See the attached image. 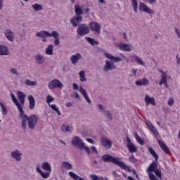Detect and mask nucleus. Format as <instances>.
<instances>
[{"instance_id":"obj_59","label":"nucleus","mask_w":180,"mask_h":180,"mask_svg":"<svg viewBox=\"0 0 180 180\" xmlns=\"http://www.w3.org/2000/svg\"><path fill=\"white\" fill-rule=\"evenodd\" d=\"M75 98H76L77 99H79V95L78 94V93L75 92Z\"/></svg>"},{"instance_id":"obj_7","label":"nucleus","mask_w":180,"mask_h":180,"mask_svg":"<svg viewBox=\"0 0 180 180\" xmlns=\"http://www.w3.org/2000/svg\"><path fill=\"white\" fill-rule=\"evenodd\" d=\"M77 33L79 36H86L89 33V27L85 24H80L77 29Z\"/></svg>"},{"instance_id":"obj_33","label":"nucleus","mask_w":180,"mask_h":180,"mask_svg":"<svg viewBox=\"0 0 180 180\" xmlns=\"http://www.w3.org/2000/svg\"><path fill=\"white\" fill-rule=\"evenodd\" d=\"M79 81H81V82H85V81H86V77H85L84 70H81L79 72Z\"/></svg>"},{"instance_id":"obj_32","label":"nucleus","mask_w":180,"mask_h":180,"mask_svg":"<svg viewBox=\"0 0 180 180\" xmlns=\"http://www.w3.org/2000/svg\"><path fill=\"white\" fill-rule=\"evenodd\" d=\"M69 175L75 180H86L84 178L79 177V176L77 175L74 172H69Z\"/></svg>"},{"instance_id":"obj_10","label":"nucleus","mask_w":180,"mask_h":180,"mask_svg":"<svg viewBox=\"0 0 180 180\" xmlns=\"http://www.w3.org/2000/svg\"><path fill=\"white\" fill-rule=\"evenodd\" d=\"M11 155L12 158L15 160V161L19 162L22 161V156L23 155V154L22 153V152H20V150H15L11 152Z\"/></svg>"},{"instance_id":"obj_5","label":"nucleus","mask_w":180,"mask_h":180,"mask_svg":"<svg viewBox=\"0 0 180 180\" xmlns=\"http://www.w3.org/2000/svg\"><path fill=\"white\" fill-rule=\"evenodd\" d=\"M158 168V160L153 161L148 167V177L150 180H158V178L153 174Z\"/></svg>"},{"instance_id":"obj_56","label":"nucleus","mask_w":180,"mask_h":180,"mask_svg":"<svg viewBox=\"0 0 180 180\" xmlns=\"http://www.w3.org/2000/svg\"><path fill=\"white\" fill-rule=\"evenodd\" d=\"M132 6L134 8V12H136V0H132Z\"/></svg>"},{"instance_id":"obj_41","label":"nucleus","mask_w":180,"mask_h":180,"mask_svg":"<svg viewBox=\"0 0 180 180\" xmlns=\"http://www.w3.org/2000/svg\"><path fill=\"white\" fill-rule=\"evenodd\" d=\"M136 61L137 64H139V65H141L142 67H146V63L143 61V60L138 56H136Z\"/></svg>"},{"instance_id":"obj_20","label":"nucleus","mask_w":180,"mask_h":180,"mask_svg":"<svg viewBox=\"0 0 180 180\" xmlns=\"http://www.w3.org/2000/svg\"><path fill=\"white\" fill-rule=\"evenodd\" d=\"M158 144L160 148H162V150L164 151V153H165L166 154H171V150H169V148H168V146H167L165 143H164V142H162L161 140H158Z\"/></svg>"},{"instance_id":"obj_27","label":"nucleus","mask_w":180,"mask_h":180,"mask_svg":"<svg viewBox=\"0 0 180 180\" xmlns=\"http://www.w3.org/2000/svg\"><path fill=\"white\" fill-rule=\"evenodd\" d=\"M0 56H9V49L4 45H0Z\"/></svg>"},{"instance_id":"obj_57","label":"nucleus","mask_w":180,"mask_h":180,"mask_svg":"<svg viewBox=\"0 0 180 180\" xmlns=\"http://www.w3.org/2000/svg\"><path fill=\"white\" fill-rule=\"evenodd\" d=\"M86 141H88V143H90L91 144H94V141L92 140V139H87Z\"/></svg>"},{"instance_id":"obj_6","label":"nucleus","mask_w":180,"mask_h":180,"mask_svg":"<svg viewBox=\"0 0 180 180\" xmlns=\"http://www.w3.org/2000/svg\"><path fill=\"white\" fill-rule=\"evenodd\" d=\"M63 86H64V84H63V83L59 79H54L51 80L48 84L49 89H51V90L56 89L57 88L63 89Z\"/></svg>"},{"instance_id":"obj_30","label":"nucleus","mask_w":180,"mask_h":180,"mask_svg":"<svg viewBox=\"0 0 180 180\" xmlns=\"http://www.w3.org/2000/svg\"><path fill=\"white\" fill-rule=\"evenodd\" d=\"M53 51H54V46L53 44H50L45 49V54L46 56H53Z\"/></svg>"},{"instance_id":"obj_49","label":"nucleus","mask_w":180,"mask_h":180,"mask_svg":"<svg viewBox=\"0 0 180 180\" xmlns=\"http://www.w3.org/2000/svg\"><path fill=\"white\" fill-rule=\"evenodd\" d=\"M167 105H169V106H172L174 105V98H169L167 102Z\"/></svg>"},{"instance_id":"obj_3","label":"nucleus","mask_w":180,"mask_h":180,"mask_svg":"<svg viewBox=\"0 0 180 180\" xmlns=\"http://www.w3.org/2000/svg\"><path fill=\"white\" fill-rule=\"evenodd\" d=\"M101 160L105 162H113L115 165H117L124 171H127L128 172H131V169L129 166L126 165L123 162L119 160V158H113L110 155H103L101 156Z\"/></svg>"},{"instance_id":"obj_60","label":"nucleus","mask_w":180,"mask_h":180,"mask_svg":"<svg viewBox=\"0 0 180 180\" xmlns=\"http://www.w3.org/2000/svg\"><path fill=\"white\" fill-rule=\"evenodd\" d=\"M66 107H67V108H71V107H72V103H66Z\"/></svg>"},{"instance_id":"obj_63","label":"nucleus","mask_w":180,"mask_h":180,"mask_svg":"<svg viewBox=\"0 0 180 180\" xmlns=\"http://www.w3.org/2000/svg\"><path fill=\"white\" fill-rule=\"evenodd\" d=\"M84 12H85V13H88V12H89V8H84Z\"/></svg>"},{"instance_id":"obj_11","label":"nucleus","mask_w":180,"mask_h":180,"mask_svg":"<svg viewBox=\"0 0 180 180\" xmlns=\"http://www.w3.org/2000/svg\"><path fill=\"white\" fill-rule=\"evenodd\" d=\"M82 22V15H75L70 20V23L73 27H77L79 23Z\"/></svg>"},{"instance_id":"obj_46","label":"nucleus","mask_w":180,"mask_h":180,"mask_svg":"<svg viewBox=\"0 0 180 180\" xmlns=\"http://www.w3.org/2000/svg\"><path fill=\"white\" fill-rule=\"evenodd\" d=\"M54 101V98L53 96H51V95H48L46 96V103H48V105H50V103H51V102Z\"/></svg>"},{"instance_id":"obj_50","label":"nucleus","mask_w":180,"mask_h":180,"mask_svg":"<svg viewBox=\"0 0 180 180\" xmlns=\"http://www.w3.org/2000/svg\"><path fill=\"white\" fill-rule=\"evenodd\" d=\"M106 115H107V117H108V119H109V120H112V119H113V115H112V113H110V112L107 111Z\"/></svg>"},{"instance_id":"obj_48","label":"nucleus","mask_w":180,"mask_h":180,"mask_svg":"<svg viewBox=\"0 0 180 180\" xmlns=\"http://www.w3.org/2000/svg\"><path fill=\"white\" fill-rule=\"evenodd\" d=\"M149 130H151V131H153V133H154V134H155L156 136H158V131H157V129H155L154 125L152 127H150L149 129Z\"/></svg>"},{"instance_id":"obj_64","label":"nucleus","mask_w":180,"mask_h":180,"mask_svg":"<svg viewBox=\"0 0 180 180\" xmlns=\"http://www.w3.org/2000/svg\"><path fill=\"white\" fill-rule=\"evenodd\" d=\"M127 179H128V180H135L134 179H133V177H131L130 176H128Z\"/></svg>"},{"instance_id":"obj_45","label":"nucleus","mask_w":180,"mask_h":180,"mask_svg":"<svg viewBox=\"0 0 180 180\" xmlns=\"http://www.w3.org/2000/svg\"><path fill=\"white\" fill-rule=\"evenodd\" d=\"M153 172L155 173L156 176H158V178H159V179H162V175L161 174V170L156 169V170L154 171Z\"/></svg>"},{"instance_id":"obj_8","label":"nucleus","mask_w":180,"mask_h":180,"mask_svg":"<svg viewBox=\"0 0 180 180\" xmlns=\"http://www.w3.org/2000/svg\"><path fill=\"white\" fill-rule=\"evenodd\" d=\"M72 144L74 147H78L80 150H82L84 147V143L79 136H75L72 139Z\"/></svg>"},{"instance_id":"obj_47","label":"nucleus","mask_w":180,"mask_h":180,"mask_svg":"<svg viewBox=\"0 0 180 180\" xmlns=\"http://www.w3.org/2000/svg\"><path fill=\"white\" fill-rule=\"evenodd\" d=\"M0 106L2 109V113L3 115H7L8 113V110H6V108H5V105L2 103H0Z\"/></svg>"},{"instance_id":"obj_58","label":"nucleus","mask_w":180,"mask_h":180,"mask_svg":"<svg viewBox=\"0 0 180 180\" xmlns=\"http://www.w3.org/2000/svg\"><path fill=\"white\" fill-rule=\"evenodd\" d=\"M129 161H131V162H134V156L132 155L129 158Z\"/></svg>"},{"instance_id":"obj_34","label":"nucleus","mask_w":180,"mask_h":180,"mask_svg":"<svg viewBox=\"0 0 180 180\" xmlns=\"http://www.w3.org/2000/svg\"><path fill=\"white\" fill-rule=\"evenodd\" d=\"M85 39L86 40V41H88V43H89V44H91V46H95V44H99V42H98V41H95V39L89 37H86Z\"/></svg>"},{"instance_id":"obj_19","label":"nucleus","mask_w":180,"mask_h":180,"mask_svg":"<svg viewBox=\"0 0 180 180\" xmlns=\"http://www.w3.org/2000/svg\"><path fill=\"white\" fill-rule=\"evenodd\" d=\"M4 35L8 41H13L15 37L13 36V32H12L11 30H6Z\"/></svg>"},{"instance_id":"obj_55","label":"nucleus","mask_w":180,"mask_h":180,"mask_svg":"<svg viewBox=\"0 0 180 180\" xmlns=\"http://www.w3.org/2000/svg\"><path fill=\"white\" fill-rule=\"evenodd\" d=\"M146 126H148V129H150L153 125L149 121L146 122Z\"/></svg>"},{"instance_id":"obj_18","label":"nucleus","mask_w":180,"mask_h":180,"mask_svg":"<svg viewBox=\"0 0 180 180\" xmlns=\"http://www.w3.org/2000/svg\"><path fill=\"white\" fill-rule=\"evenodd\" d=\"M27 100L29 102V108L31 110H33V109H34V106H36V100H34V97H33L32 95H30L27 97Z\"/></svg>"},{"instance_id":"obj_39","label":"nucleus","mask_w":180,"mask_h":180,"mask_svg":"<svg viewBox=\"0 0 180 180\" xmlns=\"http://www.w3.org/2000/svg\"><path fill=\"white\" fill-rule=\"evenodd\" d=\"M50 108H51L52 110H55L58 113V116H60L61 112H60V109L57 107L56 104L51 105L49 104Z\"/></svg>"},{"instance_id":"obj_4","label":"nucleus","mask_w":180,"mask_h":180,"mask_svg":"<svg viewBox=\"0 0 180 180\" xmlns=\"http://www.w3.org/2000/svg\"><path fill=\"white\" fill-rule=\"evenodd\" d=\"M37 37L43 39L44 37H53L55 46L60 44V38L58 37V32L57 31H52L51 33L48 31L41 30L36 32Z\"/></svg>"},{"instance_id":"obj_2","label":"nucleus","mask_w":180,"mask_h":180,"mask_svg":"<svg viewBox=\"0 0 180 180\" xmlns=\"http://www.w3.org/2000/svg\"><path fill=\"white\" fill-rule=\"evenodd\" d=\"M104 56L106 58L110 60H106L103 67V71L108 72V71H113L116 70V65L114 63H120L122 58L120 57H115L110 53H105Z\"/></svg>"},{"instance_id":"obj_61","label":"nucleus","mask_w":180,"mask_h":180,"mask_svg":"<svg viewBox=\"0 0 180 180\" xmlns=\"http://www.w3.org/2000/svg\"><path fill=\"white\" fill-rule=\"evenodd\" d=\"M2 6H4V0H0V9H2Z\"/></svg>"},{"instance_id":"obj_26","label":"nucleus","mask_w":180,"mask_h":180,"mask_svg":"<svg viewBox=\"0 0 180 180\" xmlns=\"http://www.w3.org/2000/svg\"><path fill=\"white\" fill-rule=\"evenodd\" d=\"M148 79L147 78H143L141 79H139L138 81L136 82V85H137V86H146V85H148Z\"/></svg>"},{"instance_id":"obj_44","label":"nucleus","mask_w":180,"mask_h":180,"mask_svg":"<svg viewBox=\"0 0 180 180\" xmlns=\"http://www.w3.org/2000/svg\"><path fill=\"white\" fill-rule=\"evenodd\" d=\"M162 84H167V75L162 76L161 80L159 82V85L161 86Z\"/></svg>"},{"instance_id":"obj_1","label":"nucleus","mask_w":180,"mask_h":180,"mask_svg":"<svg viewBox=\"0 0 180 180\" xmlns=\"http://www.w3.org/2000/svg\"><path fill=\"white\" fill-rule=\"evenodd\" d=\"M20 117L22 120L21 127L25 130L26 127H27V122H28V127L30 130H34V127H36V124L39 121V117L37 115H32L30 117H27L26 114H25V111L20 112Z\"/></svg>"},{"instance_id":"obj_43","label":"nucleus","mask_w":180,"mask_h":180,"mask_svg":"<svg viewBox=\"0 0 180 180\" xmlns=\"http://www.w3.org/2000/svg\"><path fill=\"white\" fill-rule=\"evenodd\" d=\"M10 73L13 74V75H16L17 77L18 75H19V72L18 71V69L15 68H11L10 69Z\"/></svg>"},{"instance_id":"obj_35","label":"nucleus","mask_w":180,"mask_h":180,"mask_svg":"<svg viewBox=\"0 0 180 180\" xmlns=\"http://www.w3.org/2000/svg\"><path fill=\"white\" fill-rule=\"evenodd\" d=\"M32 9L36 11H43V6L41 4H39L37 3L32 5Z\"/></svg>"},{"instance_id":"obj_15","label":"nucleus","mask_w":180,"mask_h":180,"mask_svg":"<svg viewBox=\"0 0 180 180\" xmlns=\"http://www.w3.org/2000/svg\"><path fill=\"white\" fill-rule=\"evenodd\" d=\"M127 143V147L129 149V153H131V154H133V153H136V146H134V144H133V143H131V140L130 139V138L129 136L126 137Z\"/></svg>"},{"instance_id":"obj_13","label":"nucleus","mask_w":180,"mask_h":180,"mask_svg":"<svg viewBox=\"0 0 180 180\" xmlns=\"http://www.w3.org/2000/svg\"><path fill=\"white\" fill-rule=\"evenodd\" d=\"M82 58V55H81L79 53H77L75 55H72L70 57V61L73 65H77L78 64L79 60Z\"/></svg>"},{"instance_id":"obj_37","label":"nucleus","mask_w":180,"mask_h":180,"mask_svg":"<svg viewBox=\"0 0 180 180\" xmlns=\"http://www.w3.org/2000/svg\"><path fill=\"white\" fill-rule=\"evenodd\" d=\"M62 167L63 168H65L66 169H69V170L72 169V165H71V163L68 162H63Z\"/></svg>"},{"instance_id":"obj_31","label":"nucleus","mask_w":180,"mask_h":180,"mask_svg":"<svg viewBox=\"0 0 180 180\" xmlns=\"http://www.w3.org/2000/svg\"><path fill=\"white\" fill-rule=\"evenodd\" d=\"M13 102L15 103V105L17 106L18 110H19L20 113L23 111V108L22 107V105L19 103V101H18V98L16 97H14L12 98Z\"/></svg>"},{"instance_id":"obj_54","label":"nucleus","mask_w":180,"mask_h":180,"mask_svg":"<svg viewBox=\"0 0 180 180\" xmlns=\"http://www.w3.org/2000/svg\"><path fill=\"white\" fill-rule=\"evenodd\" d=\"M91 150L93 151V153H95V154H98V150H96V147L91 146Z\"/></svg>"},{"instance_id":"obj_52","label":"nucleus","mask_w":180,"mask_h":180,"mask_svg":"<svg viewBox=\"0 0 180 180\" xmlns=\"http://www.w3.org/2000/svg\"><path fill=\"white\" fill-rule=\"evenodd\" d=\"M98 108L101 110H102L103 113H105V107H103L102 104H99Z\"/></svg>"},{"instance_id":"obj_14","label":"nucleus","mask_w":180,"mask_h":180,"mask_svg":"<svg viewBox=\"0 0 180 180\" xmlns=\"http://www.w3.org/2000/svg\"><path fill=\"white\" fill-rule=\"evenodd\" d=\"M101 143L102 144V146H103L105 147V148H112V141L110 140H109V139L108 138H101L100 139Z\"/></svg>"},{"instance_id":"obj_51","label":"nucleus","mask_w":180,"mask_h":180,"mask_svg":"<svg viewBox=\"0 0 180 180\" xmlns=\"http://www.w3.org/2000/svg\"><path fill=\"white\" fill-rule=\"evenodd\" d=\"M73 89L74 91H78V89H79V86H78L77 83H73Z\"/></svg>"},{"instance_id":"obj_25","label":"nucleus","mask_w":180,"mask_h":180,"mask_svg":"<svg viewBox=\"0 0 180 180\" xmlns=\"http://www.w3.org/2000/svg\"><path fill=\"white\" fill-rule=\"evenodd\" d=\"M35 61H37V64H44L46 62V58L41 54H37L35 56Z\"/></svg>"},{"instance_id":"obj_62","label":"nucleus","mask_w":180,"mask_h":180,"mask_svg":"<svg viewBox=\"0 0 180 180\" xmlns=\"http://www.w3.org/2000/svg\"><path fill=\"white\" fill-rule=\"evenodd\" d=\"M157 0H148L149 4H155Z\"/></svg>"},{"instance_id":"obj_17","label":"nucleus","mask_w":180,"mask_h":180,"mask_svg":"<svg viewBox=\"0 0 180 180\" xmlns=\"http://www.w3.org/2000/svg\"><path fill=\"white\" fill-rule=\"evenodd\" d=\"M79 91L80 94H82V96L86 99L87 103L91 104V98H89V96H88V93L86 92V90L84 89L82 86H80Z\"/></svg>"},{"instance_id":"obj_40","label":"nucleus","mask_w":180,"mask_h":180,"mask_svg":"<svg viewBox=\"0 0 180 180\" xmlns=\"http://www.w3.org/2000/svg\"><path fill=\"white\" fill-rule=\"evenodd\" d=\"M136 140L137 141L139 144H140V146H144L146 144L144 140L141 139V137H140V136H139V134H136Z\"/></svg>"},{"instance_id":"obj_53","label":"nucleus","mask_w":180,"mask_h":180,"mask_svg":"<svg viewBox=\"0 0 180 180\" xmlns=\"http://www.w3.org/2000/svg\"><path fill=\"white\" fill-rule=\"evenodd\" d=\"M83 148L85 150V151L87 153V154L89 155L91 154V151L89 150V148L85 146V145H84V147H83Z\"/></svg>"},{"instance_id":"obj_38","label":"nucleus","mask_w":180,"mask_h":180,"mask_svg":"<svg viewBox=\"0 0 180 180\" xmlns=\"http://www.w3.org/2000/svg\"><path fill=\"white\" fill-rule=\"evenodd\" d=\"M25 84L28 85V86H36L37 85V82H33L30 79H26L25 81Z\"/></svg>"},{"instance_id":"obj_16","label":"nucleus","mask_w":180,"mask_h":180,"mask_svg":"<svg viewBox=\"0 0 180 180\" xmlns=\"http://www.w3.org/2000/svg\"><path fill=\"white\" fill-rule=\"evenodd\" d=\"M118 47L120 50H122V51H131L133 50V46L129 44H119Z\"/></svg>"},{"instance_id":"obj_29","label":"nucleus","mask_w":180,"mask_h":180,"mask_svg":"<svg viewBox=\"0 0 180 180\" xmlns=\"http://www.w3.org/2000/svg\"><path fill=\"white\" fill-rule=\"evenodd\" d=\"M41 168L47 172H51V165L49 162H44L41 164Z\"/></svg>"},{"instance_id":"obj_36","label":"nucleus","mask_w":180,"mask_h":180,"mask_svg":"<svg viewBox=\"0 0 180 180\" xmlns=\"http://www.w3.org/2000/svg\"><path fill=\"white\" fill-rule=\"evenodd\" d=\"M148 151L151 154V155H153V157H154V158L156 161H158V155L157 154V153H155V150H154V149H153V148H151V147H148Z\"/></svg>"},{"instance_id":"obj_22","label":"nucleus","mask_w":180,"mask_h":180,"mask_svg":"<svg viewBox=\"0 0 180 180\" xmlns=\"http://www.w3.org/2000/svg\"><path fill=\"white\" fill-rule=\"evenodd\" d=\"M145 102L146 105H153V106H155V99L154 97H150L148 95L145 96Z\"/></svg>"},{"instance_id":"obj_21","label":"nucleus","mask_w":180,"mask_h":180,"mask_svg":"<svg viewBox=\"0 0 180 180\" xmlns=\"http://www.w3.org/2000/svg\"><path fill=\"white\" fill-rule=\"evenodd\" d=\"M36 170H37V172L40 174L41 176H42V178H44V179H47V178L50 176L51 172H43V171H41V169H40V166H37Z\"/></svg>"},{"instance_id":"obj_24","label":"nucleus","mask_w":180,"mask_h":180,"mask_svg":"<svg viewBox=\"0 0 180 180\" xmlns=\"http://www.w3.org/2000/svg\"><path fill=\"white\" fill-rule=\"evenodd\" d=\"M17 98L22 105H25V98H26V95H25L23 92L18 91L17 92Z\"/></svg>"},{"instance_id":"obj_23","label":"nucleus","mask_w":180,"mask_h":180,"mask_svg":"<svg viewBox=\"0 0 180 180\" xmlns=\"http://www.w3.org/2000/svg\"><path fill=\"white\" fill-rule=\"evenodd\" d=\"M82 8H84V6L82 7L78 4L75 6V13L76 15L81 16V15H84V10H82Z\"/></svg>"},{"instance_id":"obj_9","label":"nucleus","mask_w":180,"mask_h":180,"mask_svg":"<svg viewBox=\"0 0 180 180\" xmlns=\"http://www.w3.org/2000/svg\"><path fill=\"white\" fill-rule=\"evenodd\" d=\"M139 11L141 12H145V13H148V15H154V10L151 9L147 4L140 2L139 3Z\"/></svg>"},{"instance_id":"obj_28","label":"nucleus","mask_w":180,"mask_h":180,"mask_svg":"<svg viewBox=\"0 0 180 180\" xmlns=\"http://www.w3.org/2000/svg\"><path fill=\"white\" fill-rule=\"evenodd\" d=\"M74 127L70 124H65L62 126V131H66V133H72Z\"/></svg>"},{"instance_id":"obj_42","label":"nucleus","mask_w":180,"mask_h":180,"mask_svg":"<svg viewBox=\"0 0 180 180\" xmlns=\"http://www.w3.org/2000/svg\"><path fill=\"white\" fill-rule=\"evenodd\" d=\"M89 178L91 180H103V177H99L96 174H90Z\"/></svg>"},{"instance_id":"obj_12","label":"nucleus","mask_w":180,"mask_h":180,"mask_svg":"<svg viewBox=\"0 0 180 180\" xmlns=\"http://www.w3.org/2000/svg\"><path fill=\"white\" fill-rule=\"evenodd\" d=\"M89 27L92 32H96L97 34L101 33V25L96 22H93L89 24Z\"/></svg>"}]
</instances>
